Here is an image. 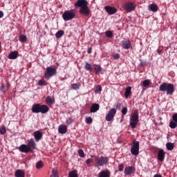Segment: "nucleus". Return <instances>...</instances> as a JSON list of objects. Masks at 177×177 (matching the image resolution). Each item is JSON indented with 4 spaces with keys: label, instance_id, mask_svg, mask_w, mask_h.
Here are the masks:
<instances>
[{
    "label": "nucleus",
    "instance_id": "1",
    "mask_svg": "<svg viewBox=\"0 0 177 177\" xmlns=\"http://www.w3.org/2000/svg\"><path fill=\"white\" fill-rule=\"evenodd\" d=\"M88 4V3L86 0H77V1L75 3V7L76 9L80 8L79 13H80L82 16L88 17V16L91 15V10L89 9Z\"/></svg>",
    "mask_w": 177,
    "mask_h": 177
},
{
    "label": "nucleus",
    "instance_id": "2",
    "mask_svg": "<svg viewBox=\"0 0 177 177\" xmlns=\"http://www.w3.org/2000/svg\"><path fill=\"white\" fill-rule=\"evenodd\" d=\"M48 111H49V106H48V105L35 104L32 106V113H35V114H38L39 113H41V114H46Z\"/></svg>",
    "mask_w": 177,
    "mask_h": 177
},
{
    "label": "nucleus",
    "instance_id": "3",
    "mask_svg": "<svg viewBox=\"0 0 177 177\" xmlns=\"http://www.w3.org/2000/svg\"><path fill=\"white\" fill-rule=\"evenodd\" d=\"M159 89L161 92H167V95H174L175 92L174 84L171 83L163 82L160 85Z\"/></svg>",
    "mask_w": 177,
    "mask_h": 177
},
{
    "label": "nucleus",
    "instance_id": "4",
    "mask_svg": "<svg viewBox=\"0 0 177 177\" xmlns=\"http://www.w3.org/2000/svg\"><path fill=\"white\" fill-rule=\"evenodd\" d=\"M92 157H94L97 167H104V165H107L109 160V157L106 156H93Z\"/></svg>",
    "mask_w": 177,
    "mask_h": 177
},
{
    "label": "nucleus",
    "instance_id": "5",
    "mask_svg": "<svg viewBox=\"0 0 177 177\" xmlns=\"http://www.w3.org/2000/svg\"><path fill=\"white\" fill-rule=\"evenodd\" d=\"M139 124V113L134 112L130 118V127L132 129H135Z\"/></svg>",
    "mask_w": 177,
    "mask_h": 177
},
{
    "label": "nucleus",
    "instance_id": "6",
    "mask_svg": "<svg viewBox=\"0 0 177 177\" xmlns=\"http://www.w3.org/2000/svg\"><path fill=\"white\" fill-rule=\"evenodd\" d=\"M75 17V10L71 9V10H66L62 15V19L64 21H68L73 20Z\"/></svg>",
    "mask_w": 177,
    "mask_h": 177
},
{
    "label": "nucleus",
    "instance_id": "7",
    "mask_svg": "<svg viewBox=\"0 0 177 177\" xmlns=\"http://www.w3.org/2000/svg\"><path fill=\"white\" fill-rule=\"evenodd\" d=\"M57 73V71L55 68L48 66L46 68V72L44 73V78H46V80H49L51 77L56 75Z\"/></svg>",
    "mask_w": 177,
    "mask_h": 177
},
{
    "label": "nucleus",
    "instance_id": "8",
    "mask_svg": "<svg viewBox=\"0 0 177 177\" xmlns=\"http://www.w3.org/2000/svg\"><path fill=\"white\" fill-rule=\"evenodd\" d=\"M131 153L133 156H138V154H139V141H133Z\"/></svg>",
    "mask_w": 177,
    "mask_h": 177
},
{
    "label": "nucleus",
    "instance_id": "9",
    "mask_svg": "<svg viewBox=\"0 0 177 177\" xmlns=\"http://www.w3.org/2000/svg\"><path fill=\"white\" fill-rule=\"evenodd\" d=\"M117 114V109L115 108H112L108 112L106 120L109 122L111 121L113 118H114V116Z\"/></svg>",
    "mask_w": 177,
    "mask_h": 177
},
{
    "label": "nucleus",
    "instance_id": "10",
    "mask_svg": "<svg viewBox=\"0 0 177 177\" xmlns=\"http://www.w3.org/2000/svg\"><path fill=\"white\" fill-rule=\"evenodd\" d=\"M29 150L32 152L34 151V150H35L36 147H37V143H35V141H34L33 138H31L30 140H28V145H27Z\"/></svg>",
    "mask_w": 177,
    "mask_h": 177
},
{
    "label": "nucleus",
    "instance_id": "11",
    "mask_svg": "<svg viewBox=\"0 0 177 177\" xmlns=\"http://www.w3.org/2000/svg\"><path fill=\"white\" fill-rule=\"evenodd\" d=\"M104 10L109 15H115L117 13V8L115 7H111L110 6H106Z\"/></svg>",
    "mask_w": 177,
    "mask_h": 177
},
{
    "label": "nucleus",
    "instance_id": "12",
    "mask_svg": "<svg viewBox=\"0 0 177 177\" xmlns=\"http://www.w3.org/2000/svg\"><path fill=\"white\" fill-rule=\"evenodd\" d=\"M120 45L123 49H131L132 48V44L131 43V41L127 40H123L121 41Z\"/></svg>",
    "mask_w": 177,
    "mask_h": 177
},
{
    "label": "nucleus",
    "instance_id": "13",
    "mask_svg": "<svg viewBox=\"0 0 177 177\" xmlns=\"http://www.w3.org/2000/svg\"><path fill=\"white\" fill-rule=\"evenodd\" d=\"M124 9L127 10V12H132V10H135V6L131 2L126 3Z\"/></svg>",
    "mask_w": 177,
    "mask_h": 177
},
{
    "label": "nucleus",
    "instance_id": "14",
    "mask_svg": "<svg viewBox=\"0 0 177 177\" xmlns=\"http://www.w3.org/2000/svg\"><path fill=\"white\" fill-rule=\"evenodd\" d=\"M135 168L132 166L127 167L124 169V175L129 176L132 175V174H135Z\"/></svg>",
    "mask_w": 177,
    "mask_h": 177
},
{
    "label": "nucleus",
    "instance_id": "15",
    "mask_svg": "<svg viewBox=\"0 0 177 177\" xmlns=\"http://www.w3.org/2000/svg\"><path fill=\"white\" fill-rule=\"evenodd\" d=\"M158 160L161 162L165 160V152H164V149H159L158 152Z\"/></svg>",
    "mask_w": 177,
    "mask_h": 177
},
{
    "label": "nucleus",
    "instance_id": "16",
    "mask_svg": "<svg viewBox=\"0 0 177 177\" xmlns=\"http://www.w3.org/2000/svg\"><path fill=\"white\" fill-rule=\"evenodd\" d=\"M19 151H21V153H30V151H31L29 148L28 146L27 145H21L19 147Z\"/></svg>",
    "mask_w": 177,
    "mask_h": 177
},
{
    "label": "nucleus",
    "instance_id": "17",
    "mask_svg": "<svg viewBox=\"0 0 177 177\" xmlns=\"http://www.w3.org/2000/svg\"><path fill=\"white\" fill-rule=\"evenodd\" d=\"M19 57V51H12L8 55V59L10 60H15Z\"/></svg>",
    "mask_w": 177,
    "mask_h": 177
},
{
    "label": "nucleus",
    "instance_id": "18",
    "mask_svg": "<svg viewBox=\"0 0 177 177\" xmlns=\"http://www.w3.org/2000/svg\"><path fill=\"white\" fill-rule=\"evenodd\" d=\"M35 139L36 140V142H39V140H41V139H42V133H41V131H36L33 133Z\"/></svg>",
    "mask_w": 177,
    "mask_h": 177
},
{
    "label": "nucleus",
    "instance_id": "19",
    "mask_svg": "<svg viewBox=\"0 0 177 177\" xmlns=\"http://www.w3.org/2000/svg\"><path fill=\"white\" fill-rule=\"evenodd\" d=\"M58 132L59 133H62V134L66 133V132H67V126L64 124L59 125V127H58Z\"/></svg>",
    "mask_w": 177,
    "mask_h": 177
},
{
    "label": "nucleus",
    "instance_id": "20",
    "mask_svg": "<svg viewBox=\"0 0 177 177\" xmlns=\"http://www.w3.org/2000/svg\"><path fill=\"white\" fill-rule=\"evenodd\" d=\"M15 177H26V172L21 169H17L15 173Z\"/></svg>",
    "mask_w": 177,
    "mask_h": 177
},
{
    "label": "nucleus",
    "instance_id": "21",
    "mask_svg": "<svg viewBox=\"0 0 177 177\" xmlns=\"http://www.w3.org/2000/svg\"><path fill=\"white\" fill-rule=\"evenodd\" d=\"M100 109L98 104H93L90 109V113H96Z\"/></svg>",
    "mask_w": 177,
    "mask_h": 177
},
{
    "label": "nucleus",
    "instance_id": "22",
    "mask_svg": "<svg viewBox=\"0 0 177 177\" xmlns=\"http://www.w3.org/2000/svg\"><path fill=\"white\" fill-rule=\"evenodd\" d=\"M111 173L109 170L102 171L100 172L99 177H110Z\"/></svg>",
    "mask_w": 177,
    "mask_h": 177
},
{
    "label": "nucleus",
    "instance_id": "23",
    "mask_svg": "<svg viewBox=\"0 0 177 177\" xmlns=\"http://www.w3.org/2000/svg\"><path fill=\"white\" fill-rule=\"evenodd\" d=\"M149 10L151 12H158V6L156 3H152L149 5Z\"/></svg>",
    "mask_w": 177,
    "mask_h": 177
},
{
    "label": "nucleus",
    "instance_id": "24",
    "mask_svg": "<svg viewBox=\"0 0 177 177\" xmlns=\"http://www.w3.org/2000/svg\"><path fill=\"white\" fill-rule=\"evenodd\" d=\"M95 68H94V70H95V74H100V73H102V66H100V65H97V64H95Z\"/></svg>",
    "mask_w": 177,
    "mask_h": 177
},
{
    "label": "nucleus",
    "instance_id": "25",
    "mask_svg": "<svg viewBox=\"0 0 177 177\" xmlns=\"http://www.w3.org/2000/svg\"><path fill=\"white\" fill-rule=\"evenodd\" d=\"M131 91H132V87L128 86L127 88H126L125 92H124L125 97H129V95H131Z\"/></svg>",
    "mask_w": 177,
    "mask_h": 177
},
{
    "label": "nucleus",
    "instance_id": "26",
    "mask_svg": "<svg viewBox=\"0 0 177 177\" xmlns=\"http://www.w3.org/2000/svg\"><path fill=\"white\" fill-rule=\"evenodd\" d=\"M68 177H78V173L77 172V170H73L69 172Z\"/></svg>",
    "mask_w": 177,
    "mask_h": 177
},
{
    "label": "nucleus",
    "instance_id": "27",
    "mask_svg": "<svg viewBox=\"0 0 177 177\" xmlns=\"http://www.w3.org/2000/svg\"><path fill=\"white\" fill-rule=\"evenodd\" d=\"M166 147H167V150L172 151L174 147H175V145L172 142H167L166 144Z\"/></svg>",
    "mask_w": 177,
    "mask_h": 177
},
{
    "label": "nucleus",
    "instance_id": "28",
    "mask_svg": "<svg viewBox=\"0 0 177 177\" xmlns=\"http://www.w3.org/2000/svg\"><path fill=\"white\" fill-rule=\"evenodd\" d=\"M19 40L20 42H27V37L24 35H19Z\"/></svg>",
    "mask_w": 177,
    "mask_h": 177
},
{
    "label": "nucleus",
    "instance_id": "29",
    "mask_svg": "<svg viewBox=\"0 0 177 177\" xmlns=\"http://www.w3.org/2000/svg\"><path fill=\"white\" fill-rule=\"evenodd\" d=\"M84 68H85V70H86V71H93L92 64H91L88 62H86Z\"/></svg>",
    "mask_w": 177,
    "mask_h": 177
},
{
    "label": "nucleus",
    "instance_id": "30",
    "mask_svg": "<svg viewBox=\"0 0 177 177\" xmlns=\"http://www.w3.org/2000/svg\"><path fill=\"white\" fill-rule=\"evenodd\" d=\"M64 35V30H59L56 32L55 37L56 38H62Z\"/></svg>",
    "mask_w": 177,
    "mask_h": 177
},
{
    "label": "nucleus",
    "instance_id": "31",
    "mask_svg": "<svg viewBox=\"0 0 177 177\" xmlns=\"http://www.w3.org/2000/svg\"><path fill=\"white\" fill-rule=\"evenodd\" d=\"M46 102L47 104H53L55 100L53 99H52V97H50V96H48L46 98Z\"/></svg>",
    "mask_w": 177,
    "mask_h": 177
},
{
    "label": "nucleus",
    "instance_id": "32",
    "mask_svg": "<svg viewBox=\"0 0 177 177\" xmlns=\"http://www.w3.org/2000/svg\"><path fill=\"white\" fill-rule=\"evenodd\" d=\"M44 167V162L42 160H39L36 163V168L37 169H41Z\"/></svg>",
    "mask_w": 177,
    "mask_h": 177
},
{
    "label": "nucleus",
    "instance_id": "33",
    "mask_svg": "<svg viewBox=\"0 0 177 177\" xmlns=\"http://www.w3.org/2000/svg\"><path fill=\"white\" fill-rule=\"evenodd\" d=\"M177 127V122H174V121H170L169 122V127L171 129H175V128H176Z\"/></svg>",
    "mask_w": 177,
    "mask_h": 177
},
{
    "label": "nucleus",
    "instance_id": "34",
    "mask_svg": "<svg viewBox=\"0 0 177 177\" xmlns=\"http://www.w3.org/2000/svg\"><path fill=\"white\" fill-rule=\"evenodd\" d=\"M80 86H81V84L80 83H75L71 85L72 89H75V90L80 89Z\"/></svg>",
    "mask_w": 177,
    "mask_h": 177
},
{
    "label": "nucleus",
    "instance_id": "35",
    "mask_svg": "<svg viewBox=\"0 0 177 177\" xmlns=\"http://www.w3.org/2000/svg\"><path fill=\"white\" fill-rule=\"evenodd\" d=\"M105 35L108 37V38H113V31L111 30H107L105 32Z\"/></svg>",
    "mask_w": 177,
    "mask_h": 177
},
{
    "label": "nucleus",
    "instance_id": "36",
    "mask_svg": "<svg viewBox=\"0 0 177 177\" xmlns=\"http://www.w3.org/2000/svg\"><path fill=\"white\" fill-rule=\"evenodd\" d=\"M78 154H79L80 157H81L82 158H84V157H85V153L84 152V150H82V149H79Z\"/></svg>",
    "mask_w": 177,
    "mask_h": 177
},
{
    "label": "nucleus",
    "instance_id": "37",
    "mask_svg": "<svg viewBox=\"0 0 177 177\" xmlns=\"http://www.w3.org/2000/svg\"><path fill=\"white\" fill-rule=\"evenodd\" d=\"M39 85H40V86H46V85H48V83H46V82H45L44 80H39Z\"/></svg>",
    "mask_w": 177,
    "mask_h": 177
},
{
    "label": "nucleus",
    "instance_id": "38",
    "mask_svg": "<svg viewBox=\"0 0 177 177\" xmlns=\"http://www.w3.org/2000/svg\"><path fill=\"white\" fill-rule=\"evenodd\" d=\"M142 85L145 87L149 86V85H150V80H144L142 82Z\"/></svg>",
    "mask_w": 177,
    "mask_h": 177
},
{
    "label": "nucleus",
    "instance_id": "39",
    "mask_svg": "<svg viewBox=\"0 0 177 177\" xmlns=\"http://www.w3.org/2000/svg\"><path fill=\"white\" fill-rule=\"evenodd\" d=\"M121 113H122V115H123V116L126 115L127 113H128V108H127V107L122 108Z\"/></svg>",
    "mask_w": 177,
    "mask_h": 177
},
{
    "label": "nucleus",
    "instance_id": "40",
    "mask_svg": "<svg viewBox=\"0 0 177 177\" xmlns=\"http://www.w3.org/2000/svg\"><path fill=\"white\" fill-rule=\"evenodd\" d=\"M86 124H92V122H93V119L91 117H88L86 118Z\"/></svg>",
    "mask_w": 177,
    "mask_h": 177
},
{
    "label": "nucleus",
    "instance_id": "41",
    "mask_svg": "<svg viewBox=\"0 0 177 177\" xmlns=\"http://www.w3.org/2000/svg\"><path fill=\"white\" fill-rule=\"evenodd\" d=\"M112 57H113V59L115 60H118V59H120V54H118V53H113L112 55Z\"/></svg>",
    "mask_w": 177,
    "mask_h": 177
},
{
    "label": "nucleus",
    "instance_id": "42",
    "mask_svg": "<svg viewBox=\"0 0 177 177\" xmlns=\"http://www.w3.org/2000/svg\"><path fill=\"white\" fill-rule=\"evenodd\" d=\"M95 93H99V92H102V86L98 85L96 87V89H95Z\"/></svg>",
    "mask_w": 177,
    "mask_h": 177
},
{
    "label": "nucleus",
    "instance_id": "43",
    "mask_svg": "<svg viewBox=\"0 0 177 177\" xmlns=\"http://www.w3.org/2000/svg\"><path fill=\"white\" fill-rule=\"evenodd\" d=\"M0 133L1 135H5V133H6V129L5 127H1L0 128Z\"/></svg>",
    "mask_w": 177,
    "mask_h": 177
},
{
    "label": "nucleus",
    "instance_id": "44",
    "mask_svg": "<svg viewBox=\"0 0 177 177\" xmlns=\"http://www.w3.org/2000/svg\"><path fill=\"white\" fill-rule=\"evenodd\" d=\"M50 177H59V176H57V173H56V171L53 170L52 171V174L50 175Z\"/></svg>",
    "mask_w": 177,
    "mask_h": 177
},
{
    "label": "nucleus",
    "instance_id": "45",
    "mask_svg": "<svg viewBox=\"0 0 177 177\" xmlns=\"http://www.w3.org/2000/svg\"><path fill=\"white\" fill-rule=\"evenodd\" d=\"M118 168H119L120 172H122V171H124V164H120L118 166Z\"/></svg>",
    "mask_w": 177,
    "mask_h": 177
},
{
    "label": "nucleus",
    "instance_id": "46",
    "mask_svg": "<svg viewBox=\"0 0 177 177\" xmlns=\"http://www.w3.org/2000/svg\"><path fill=\"white\" fill-rule=\"evenodd\" d=\"M172 120L173 121H174L175 122H177V113H174L172 115Z\"/></svg>",
    "mask_w": 177,
    "mask_h": 177
},
{
    "label": "nucleus",
    "instance_id": "47",
    "mask_svg": "<svg viewBox=\"0 0 177 177\" xmlns=\"http://www.w3.org/2000/svg\"><path fill=\"white\" fill-rule=\"evenodd\" d=\"M92 161H93V159L92 158H88L86 160V165H89V164H91L92 162Z\"/></svg>",
    "mask_w": 177,
    "mask_h": 177
},
{
    "label": "nucleus",
    "instance_id": "48",
    "mask_svg": "<svg viewBox=\"0 0 177 177\" xmlns=\"http://www.w3.org/2000/svg\"><path fill=\"white\" fill-rule=\"evenodd\" d=\"M66 124H73V119L71 118H69L68 119H67Z\"/></svg>",
    "mask_w": 177,
    "mask_h": 177
},
{
    "label": "nucleus",
    "instance_id": "49",
    "mask_svg": "<svg viewBox=\"0 0 177 177\" xmlns=\"http://www.w3.org/2000/svg\"><path fill=\"white\" fill-rule=\"evenodd\" d=\"M87 53L90 55V53H92V47H90L87 50Z\"/></svg>",
    "mask_w": 177,
    "mask_h": 177
},
{
    "label": "nucleus",
    "instance_id": "50",
    "mask_svg": "<svg viewBox=\"0 0 177 177\" xmlns=\"http://www.w3.org/2000/svg\"><path fill=\"white\" fill-rule=\"evenodd\" d=\"M3 17V12L0 11V19H2Z\"/></svg>",
    "mask_w": 177,
    "mask_h": 177
},
{
    "label": "nucleus",
    "instance_id": "51",
    "mask_svg": "<svg viewBox=\"0 0 177 177\" xmlns=\"http://www.w3.org/2000/svg\"><path fill=\"white\" fill-rule=\"evenodd\" d=\"M153 177H162V176H161V174H156Z\"/></svg>",
    "mask_w": 177,
    "mask_h": 177
},
{
    "label": "nucleus",
    "instance_id": "52",
    "mask_svg": "<svg viewBox=\"0 0 177 177\" xmlns=\"http://www.w3.org/2000/svg\"><path fill=\"white\" fill-rule=\"evenodd\" d=\"M145 64H145L143 62H140V66H141V67H143V66H145Z\"/></svg>",
    "mask_w": 177,
    "mask_h": 177
},
{
    "label": "nucleus",
    "instance_id": "53",
    "mask_svg": "<svg viewBox=\"0 0 177 177\" xmlns=\"http://www.w3.org/2000/svg\"><path fill=\"white\" fill-rule=\"evenodd\" d=\"M161 52H162L161 50H158V53L159 55H161Z\"/></svg>",
    "mask_w": 177,
    "mask_h": 177
},
{
    "label": "nucleus",
    "instance_id": "54",
    "mask_svg": "<svg viewBox=\"0 0 177 177\" xmlns=\"http://www.w3.org/2000/svg\"><path fill=\"white\" fill-rule=\"evenodd\" d=\"M118 106H121V104H118L117 106H116V108H118Z\"/></svg>",
    "mask_w": 177,
    "mask_h": 177
},
{
    "label": "nucleus",
    "instance_id": "55",
    "mask_svg": "<svg viewBox=\"0 0 177 177\" xmlns=\"http://www.w3.org/2000/svg\"><path fill=\"white\" fill-rule=\"evenodd\" d=\"M3 86L2 87L1 90H3Z\"/></svg>",
    "mask_w": 177,
    "mask_h": 177
}]
</instances>
